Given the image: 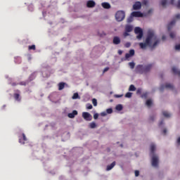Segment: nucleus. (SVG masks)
<instances>
[{"label": "nucleus", "mask_w": 180, "mask_h": 180, "mask_svg": "<svg viewBox=\"0 0 180 180\" xmlns=\"http://www.w3.org/2000/svg\"><path fill=\"white\" fill-rule=\"evenodd\" d=\"M160 40L158 37H157L154 31L149 30L148 32L145 43H139V46L142 50H146L148 46L153 49H155V47L160 44Z\"/></svg>", "instance_id": "f257e3e1"}, {"label": "nucleus", "mask_w": 180, "mask_h": 180, "mask_svg": "<svg viewBox=\"0 0 180 180\" xmlns=\"http://www.w3.org/2000/svg\"><path fill=\"white\" fill-rule=\"evenodd\" d=\"M156 149L157 146L154 143H151L150 146V155L151 158L152 167H154V168H158V164H160V159L157 154H155Z\"/></svg>", "instance_id": "f03ea898"}, {"label": "nucleus", "mask_w": 180, "mask_h": 180, "mask_svg": "<svg viewBox=\"0 0 180 180\" xmlns=\"http://www.w3.org/2000/svg\"><path fill=\"white\" fill-rule=\"evenodd\" d=\"M153 65L148 64L146 65H139L136 68V71L139 74H147L151 70Z\"/></svg>", "instance_id": "7ed1b4c3"}, {"label": "nucleus", "mask_w": 180, "mask_h": 180, "mask_svg": "<svg viewBox=\"0 0 180 180\" xmlns=\"http://www.w3.org/2000/svg\"><path fill=\"white\" fill-rule=\"evenodd\" d=\"M125 18L124 11H119L115 14V19L117 20V22H122L123 19Z\"/></svg>", "instance_id": "20e7f679"}, {"label": "nucleus", "mask_w": 180, "mask_h": 180, "mask_svg": "<svg viewBox=\"0 0 180 180\" xmlns=\"http://www.w3.org/2000/svg\"><path fill=\"white\" fill-rule=\"evenodd\" d=\"M134 32H135L136 34H137L136 38L139 40H141V39L143 37V30L141 28H140L139 27H136L134 29Z\"/></svg>", "instance_id": "39448f33"}, {"label": "nucleus", "mask_w": 180, "mask_h": 180, "mask_svg": "<svg viewBox=\"0 0 180 180\" xmlns=\"http://www.w3.org/2000/svg\"><path fill=\"white\" fill-rule=\"evenodd\" d=\"M82 117L84 119V120H86L87 122H91V120H92V115L89 114V112H82Z\"/></svg>", "instance_id": "423d86ee"}, {"label": "nucleus", "mask_w": 180, "mask_h": 180, "mask_svg": "<svg viewBox=\"0 0 180 180\" xmlns=\"http://www.w3.org/2000/svg\"><path fill=\"white\" fill-rule=\"evenodd\" d=\"M133 9H134V11H139V9H141V2H140V1H136V2L133 5Z\"/></svg>", "instance_id": "0eeeda50"}, {"label": "nucleus", "mask_w": 180, "mask_h": 180, "mask_svg": "<svg viewBox=\"0 0 180 180\" xmlns=\"http://www.w3.org/2000/svg\"><path fill=\"white\" fill-rule=\"evenodd\" d=\"M131 15L134 16V18H143V13L140 11H134L131 13Z\"/></svg>", "instance_id": "6e6552de"}, {"label": "nucleus", "mask_w": 180, "mask_h": 180, "mask_svg": "<svg viewBox=\"0 0 180 180\" xmlns=\"http://www.w3.org/2000/svg\"><path fill=\"white\" fill-rule=\"evenodd\" d=\"M133 56H134V50L131 49L128 53H126L125 58L126 60H129V58H130V57H133Z\"/></svg>", "instance_id": "1a4fd4ad"}, {"label": "nucleus", "mask_w": 180, "mask_h": 180, "mask_svg": "<svg viewBox=\"0 0 180 180\" xmlns=\"http://www.w3.org/2000/svg\"><path fill=\"white\" fill-rule=\"evenodd\" d=\"M167 2H168V4H171L172 5H174V0H162L161 5L163 6H166Z\"/></svg>", "instance_id": "9d476101"}, {"label": "nucleus", "mask_w": 180, "mask_h": 180, "mask_svg": "<svg viewBox=\"0 0 180 180\" xmlns=\"http://www.w3.org/2000/svg\"><path fill=\"white\" fill-rule=\"evenodd\" d=\"M77 115H78V111L77 110H73L72 112H70L68 115V117H70V119H74V117H75V116H77Z\"/></svg>", "instance_id": "9b49d317"}, {"label": "nucleus", "mask_w": 180, "mask_h": 180, "mask_svg": "<svg viewBox=\"0 0 180 180\" xmlns=\"http://www.w3.org/2000/svg\"><path fill=\"white\" fill-rule=\"evenodd\" d=\"M101 6H103L104 8V9H110V8H111L110 4H109L108 2L102 3Z\"/></svg>", "instance_id": "f8f14e48"}, {"label": "nucleus", "mask_w": 180, "mask_h": 180, "mask_svg": "<svg viewBox=\"0 0 180 180\" xmlns=\"http://www.w3.org/2000/svg\"><path fill=\"white\" fill-rule=\"evenodd\" d=\"M86 5H87L88 8H94L96 5V3H95V1L90 0V1H87Z\"/></svg>", "instance_id": "ddd939ff"}, {"label": "nucleus", "mask_w": 180, "mask_h": 180, "mask_svg": "<svg viewBox=\"0 0 180 180\" xmlns=\"http://www.w3.org/2000/svg\"><path fill=\"white\" fill-rule=\"evenodd\" d=\"M133 31V27L132 25H127L125 26V32H128L130 33V32H132Z\"/></svg>", "instance_id": "4468645a"}, {"label": "nucleus", "mask_w": 180, "mask_h": 180, "mask_svg": "<svg viewBox=\"0 0 180 180\" xmlns=\"http://www.w3.org/2000/svg\"><path fill=\"white\" fill-rule=\"evenodd\" d=\"M112 41L114 44H120V38L119 37H114Z\"/></svg>", "instance_id": "2eb2a0df"}, {"label": "nucleus", "mask_w": 180, "mask_h": 180, "mask_svg": "<svg viewBox=\"0 0 180 180\" xmlns=\"http://www.w3.org/2000/svg\"><path fill=\"white\" fill-rule=\"evenodd\" d=\"M115 165H116L115 162H113L110 165H108L106 168V171H110V169H112L115 167Z\"/></svg>", "instance_id": "dca6fc26"}, {"label": "nucleus", "mask_w": 180, "mask_h": 180, "mask_svg": "<svg viewBox=\"0 0 180 180\" xmlns=\"http://www.w3.org/2000/svg\"><path fill=\"white\" fill-rule=\"evenodd\" d=\"M65 86V83L60 82L58 84V89L59 91H62V89H64V87Z\"/></svg>", "instance_id": "f3484780"}, {"label": "nucleus", "mask_w": 180, "mask_h": 180, "mask_svg": "<svg viewBox=\"0 0 180 180\" xmlns=\"http://www.w3.org/2000/svg\"><path fill=\"white\" fill-rule=\"evenodd\" d=\"M115 109L116 110H118L119 112H120V110H123V105H122V104H118L116 105Z\"/></svg>", "instance_id": "a211bd4d"}, {"label": "nucleus", "mask_w": 180, "mask_h": 180, "mask_svg": "<svg viewBox=\"0 0 180 180\" xmlns=\"http://www.w3.org/2000/svg\"><path fill=\"white\" fill-rule=\"evenodd\" d=\"M146 105V106L150 108V106H151L153 105V100H151V99L147 100Z\"/></svg>", "instance_id": "6ab92c4d"}, {"label": "nucleus", "mask_w": 180, "mask_h": 180, "mask_svg": "<svg viewBox=\"0 0 180 180\" xmlns=\"http://www.w3.org/2000/svg\"><path fill=\"white\" fill-rule=\"evenodd\" d=\"M172 71L174 74H178V75H180V71L176 68L174 67L172 68Z\"/></svg>", "instance_id": "aec40b11"}, {"label": "nucleus", "mask_w": 180, "mask_h": 180, "mask_svg": "<svg viewBox=\"0 0 180 180\" xmlns=\"http://www.w3.org/2000/svg\"><path fill=\"white\" fill-rule=\"evenodd\" d=\"M129 91L134 92V91H136V86H134V85H133V84H131L129 86Z\"/></svg>", "instance_id": "412c9836"}, {"label": "nucleus", "mask_w": 180, "mask_h": 180, "mask_svg": "<svg viewBox=\"0 0 180 180\" xmlns=\"http://www.w3.org/2000/svg\"><path fill=\"white\" fill-rule=\"evenodd\" d=\"M72 99H80L79 95L78 93H75L72 97Z\"/></svg>", "instance_id": "4be33fe9"}, {"label": "nucleus", "mask_w": 180, "mask_h": 180, "mask_svg": "<svg viewBox=\"0 0 180 180\" xmlns=\"http://www.w3.org/2000/svg\"><path fill=\"white\" fill-rule=\"evenodd\" d=\"M162 115L165 116V117H169L171 116V114L167 111H163Z\"/></svg>", "instance_id": "5701e85b"}, {"label": "nucleus", "mask_w": 180, "mask_h": 180, "mask_svg": "<svg viewBox=\"0 0 180 180\" xmlns=\"http://www.w3.org/2000/svg\"><path fill=\"white\" fill-rule=\"evenodd\" d=\"M133 18H134V15H131L129 16V18H127V22L128 23H131V22L133 21Z\"/></svg>", "instance_id": "b1692460"}, {"label": "nucleus", "mask_w": 180, "mask_h": 180, "mask_svg": "<svg viewBox=\"0 0 180 180\" xmlns=\"http://www.w3.org/2000/svg\"><path fill=\"white\" fill-rule=\"evenodd\" d=\"M129 65L130 68L131 70H133V68H134V67L136 65V63H134V62H130V63H129Z\"/></svg>", "instance_id": "393cba45"}, {"label": "nucleus", "mask_w": 180, "mask_h": 180, "mask_svg": "<svg viewBox=\"0 0 180 180\" xmlns=\"http://www.w3.org/2000/svg\"><path fill=\"white\" fill-rule=\"evenodd\" d=\"M92 103H93L94 106H98V101H96V98L92 99Z\"/></svg>", "instance_id": "a878e982"}, {"label": "nucleus", "mask_w": 180, "mask_h": 180, "mask_svg": "<svg viewBox=\"0 0 180 180\" xmlns=\"http://www.w3.org/2000/svg\"><path fill=\"white\" fill-rule=\"evenodd\" d=\"M174 25H175V21H172L168 25V30H170L171 26H174Z\"/></svg>", "instance_id": "bb28decb"}, {"label": "nucleus", "mask_w": 180, "mask_h": 180, "mask_svg": "<svg viewBox=\"0 0 180 180\" xmlns=\"http://www.w3.org/2000/svg\"><path fill=\"white\" fill-rule=\"evenodd\" d=\"M112 112H113V110L112 108H108L106 110V113H108V115H110Z\"/></svg>", "instance_id": "cd10ccee"}, {"label": "nucleus", "mask_w": 180, "mask_h": 180, "mask_svg": "<svg viewBox=\"0 0 180 180\" xmlns=\"http://www.w3.org/2000/svg\"><path fill=\"white\" fill-rule=\"evenodd\" d=\"M132 95H133V93L127 92L125 94V98H131Z\"/></svg>", "instance_id": "c85d7f7f"}, {"label": "nucleus", "mask_w": 180, "mask_h": 180, "mask_svg": "<svg viewBox=\"0 0 180 180\" xmlns=\"http://www.w3.org/2000/svg\"><path fill=\"white\" fill-rule=\"evenodd\" d=\"M90 127L91 129H95V127H96V124L95 122H91L90 124Z\"/></svg>", "instance_id": "c756f323"}, {"label": "nucleus", "mask_w": 180, "mask_h": 180, "mask_svg": "<svg viewBox=\"0 0 180 180\" xmlns=\"http://www.w3.org/2000/svg\"><path fill=\"white\" fill-rule=\"evenodd\" d=\"M20 96H19V94H15L14 97H15V101H20Z\"/></svg>", "instance_id": "7c9ffc66"}, {"label": "nucleus", "mask_w": 180, "mask_h": 180, "mask_svg": "<svg viewBox=\"0 0 180 180\" xmlns=\"http://www.w3.org/2000/svg\"><path fill=\"white\" fill-rule=\"evenodd\" d=\"M29 50H36V46L35 45L30 46Z\"/></svg>", "instance_id": "2f4dec72"}, {"label": "nucleus", "mask_w": 180, "mask_h": 180, "mask_svg": "<svg viewBox=\"0 0 180 180\" xmlns=\"http://www.w3.org/2000/svg\"><path fill=\"white\" fill-rule=\"evenodd\" d=\"M142 4H143V5H145L146 6H147V5H148V0H143Z\"/></svg>", "instance_id": "473e14b6"}, {"label": "nucleus", "mask_w": 180, "mask_h": 180, "mask_svg": "<svg viewBox=\"0 0 180 180\" xmlns=\"http://www.w3.org/2000/svg\"><path fill=\"white\" fill-rule=\"evenodd\" d=\"M130 34H129V32L125 31L123 34L124 37H127V36H129Z\"/></svg>", "instance_id": "72a5a7b5"}, {"label": "nucleus", "mask_w": 180, "mask_h": 180, "mask_svg": "<svg viewBox=\"0 0 180 180\" xmlns=\"http://www.w3.org/2000/svg\"><path fill=\"white\" fill-rule=\"evenodd\" d=\"M125 47H127V49H129V47H130V46H131V44H130V42H127L124 44Z\"/></svg>", "instance_id": "f704fd0d"}, {"label": "nucleus", "mask_w": 180, "mask_h": 180, "mask_svg": "<svg viewBox=\"0 0 180 180\" xmlns=\"http://www.w3.org/2000/svg\"><path fill=\"white\" fill-rule=\"evenodd\" d=\"M173 86H172V84H167L166 85H165V88H167V89H171V88H172Z\"/></svg>", "instance_id": "c9c22d12"}, {"label": "nucleus", "mask_w": 180, "mask_h": 180, "mask_svg": "<svg viewBox=\"0 0 180 180\" xmlns=\"http://www.w3.org/2000/svg\"><path fill=\"white\" fill-rule=\"evenodd\" d=\"M170 37H171V39H174L175 37V33L171 32L170 33Z\"/></svg>", "instance_id": "e433bc0d"}, {"label": "nucleus", "mask_w": 180, "mask_h": 180, "mask_svg": "<svg viewBox=\"0 0 180 180\" xmlns=\"http://www.w3.org/2000/svg\"><path fill=\"white\" fill-rule=\"evenodd\" d=\"M175 49H176V50H178L179 51H180V44L176 45Z\"/></svg>", "instance_id": "4c0bfd02"}, {"label": "nucleus", "mask_w": 180, "mask_h": 180, "mask_svg": "<svg viewBox=\"0 0 180 180\" xmlns=\"http://www.w3.org/2000/svg\"><path fill=\"white\" fill-rule=\"evenodd\" d=\"M98 117H99V114H98V113L94 114V119L96 120V119H98Z\"/></svg>", "instance_id": "58836bf2"}, {"label": "nucleus", "mask_w": 180, "mask_h": 180, "mask_svg": "<svg viewBox=\"0 0 180 180\" xmlns=\"http://www.w3.org/2000/svg\"><path fill=\"white\" fill-rule=\"evenodd\" d=\"M140 175V172L139 170L135 171V176H139Z\"/></svg>", "instance_id": "ea45409f"}, {"label": "nucleus", "mask_w": 180, "mask_h": 180, "mask_svg": "<svg viewBox=\"0 0 180 180\" xmlns=\"http://www.w3.org/2000/svg\"><path fill=\"white\" fill-rule=\"evenodd\" d=\"M92 108H93V107H92V105H91V104H87V105H86V108H87V109H92Z\"/></svg>", "instance_id": "a19ab883"}, {"label": "nucleus", "mask_w": 180, "mask_h": 180, "mask_svg": "<svg viewBox=\"0 0 180 180\" xmlns=\"http://www.w3.org/2000/svg\"><path fill=\"white\" fill-rule=\"evenodd\" d=\"M107 115L108 113L106 112H103L101 113V116H103V117L106 116Z\"/></svg>", "instance_id": "79ce46f5"}, {"label": "nucleus", "mask_w": 180, "mask_h": 180, "mask_svg": "<svg viewBox=\"0 0 180 180\" xmlns=\"http://www.w3.org/2000/svg\"><path fill=\"white\" fill-rule=\"evenodd\" d=\"M22 136H23L24 141H27V139L26 138V135H25V134H22Z\"/></svg>", "instance_id": "37998d69"}, {"label": "nucleus", "mask_w": 180, "mask_h": 180, "mask_svg": "<svg viewBox=\"0 0 180 180\" xmlns=\"http://www.w3.org/2000/svg\"><path fill=\"white\" fill-rule=\"evenodd\" d=\"M136 94H141V89H138L136 91Z\"/></svg>", "instance_id": "c03bdc74"}, {"label": "nucleus", "mask_w": 180, "mask_h": 180, "mask_svg": "<svg viewBox=\"0 0 180 180\" xmlns=\"http://www.w3.org/2000/svg\"><path fill=\"white\" fill-rule=\"evenodd\" d=\"M118 54H120V56H122V54H123V51L122 50H119Z\"/></svg>", "instance_id": "a18cd8bd"}, {"label": "nucleus", "mask_w": 180, "mask_h": 180, "mask_svg": "<svg viewBox=\"0 0 180 180\" xmlns=\"http://www.w3.org/2000/svg\"><path fill=\"white\" fill-rule=\"evenodd\" d=\"M107 71H109V68H104L103 72H106Z\"/></svg>", "instance_id": "49530a36"}, {"label": "nucleus", "mask_w": 180, "mask_h": 180, "mask_svg": "<svg viewBox=\"0 0 180 180\" xmlns=\"http://www.w3.org/2000/svg\"><path fill=\"white\" fill-rule=\"evenodd\" d=\"M122 96H123V94L121 95H115V98H122Z\"/></svg>", "instance_id": "de8ad7c7"}, {"label": "nucleus", "mask_w": 180, "mask_h": 180, "mask_svg": "<svg viewBox=\"0 0 180 180\" xmlns=\"http://www.w3.org/2000/svg\"><path fill=\"white\" fill-rule=\"evenodd\" d=\"M148 95V93H145L143 96L142 98H146Z\"/></svg>", "instance_id": "09e8293b"}, {"label": "nucleus", "mask_w": 180, "mask_h": 180, "mask_svg": "<svg viewBox=\"0 0 180 180\" xmlns=\"http://www.w3.org/2000/svg\"><path fill=\"white\" fill-rule=\"evenodd\" d=\"M176 6H177V8H180V0H179Z\"/></svg>", "instance_id": "8fccbe9b"}, {"label": "nucleus", "mask_w": 180, "mask_h": 180, "mask_svg": "<svg viewBox=\"0 0 180 180\" xmlns=\"http://www.w3.org/2000/svg\"><path fill=\"white\" fill-rule=\"evenodd\" d=\"M176 19H180V14H177V15H176Z\"/></svg>", "instance_id": "3c124183"}, {"label": "nucleus", "mask_w": 180, "mask_h": 180, "mask_svg": "<svg viewBox=\"0 0 180 180\" xmlns=\"http://www.w3.org/2000/svg\"><path fill=\"white\" fill-rule=\"evenodd\" d=\"M162 124H164V122H160V124H159L160 127H161V126H162Z\"/></svg>", "instance_id": "603ef678"}, {"label": "nucleus", "mask_w": 180, "mask_h": 180, "mask_svg": "<svg viewBox=\"0 0 180 180\" xmlns=\"http://www.w3.org/2000/svg\"><path fill=\"white\" fill-rule=\"evenodd\" d=\"M177 143L180 144V137L177 139Z\"/></svg>", "instance_id": "864d4df0"}, {"label": "nucleus", "mask_w": 180, "mask_h": 180, "mask_svg": "<svg viewBox=\"0 0 180 180\" xmlns=\"http://www.w3.org/2000/svg\"><path fill=\"white\" fill-rule=\"evenodd\" d=\"M163 133H164V134H167V129H164Z\"/></svg>", "instance_id": "5fc2aeb1"}, {"label": "nucleus", "mask_w": 180, "mask_h": 180, "mask_svg": "<svg viewBox=\"0 0 180 180\" xmlns=\"http://www.w3.org/2000/svg\"><path fill=\"white\" fill-rule=\"evenodd\" d=\"M20 143H21L22 144H25V143L22 142V139H20Z\"/></svg>", "instance_id": "6e6d98bb"}, {"label": "nucleus", "mask_w": 180, "mask_h": 180, "mask_svg": "<svg viewBox=\"0 0 180 180\" xmlns=\"http://www.w3.org/2000/svg\"><path fill=\"white\" fill-rule=\"evenodd\" d=\"M162 40H165V36H162Z\"/></svg>", "instance_id": "4d7b16f0"}]
</instances>
